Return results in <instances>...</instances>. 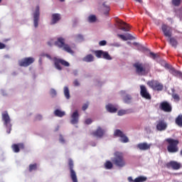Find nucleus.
<instances>
[{
  "instance_id": "e433bc0d",
  "label": "nucleus",
  "mask_w": 182,
  "mask_h": 182,
  "mask_svg": "<svg viewBox=\"0 0 182 182\" xmlns=\"http://www.w3.org/2000/svg\"><path fill=\"white\" fill-rule=\"evenodd\" d=\"M88 22H90L91 23H93V22H96V16L90 15L88 17Z\"/></svg>"
},
{
  "instance_id": "69168bd1",
  "label": "nucleus",
  "mask_w": 182,
  "mask_h": 182,
  "mask_svg": "<svg viewBox=\"0 0 182 182\" xmlns=\"http://www.w3.org/2000/svg\"><path fill=\"white\" fill-rule=\"evenodd\" d=\"M60 2H65V0H60Z\"/></svg>"
},
{
  "instance_id": "5fc2aeb1",
  "label": "nucleus",
  "mask_w": 182,
  "mask_h": 182,
  "mask_svg": "<svg viewBox=\"0 0 182 182\" xmlns=\"http://www.w3.org/2000/svg\"><path fill=\"white\" fill-rule=\"evenodd\" d=\"M53 44V41H48V46H52Z\"/></svg>"
},
{
  "instance_id": "7ed1b4c3",
  "label": "nucleus",
  "mask_w": 182,
  "mask_h": 182,
  "mask_svg": "<svg viewBox=\"0 0 182 182\" xmlns=\"http://www.w3.org/2000/svg\"><path fill=\"white\" fill-rule=\"evenodd\" d=\"M166 141H167L168 144L167 146L168 153H177V151H178V140L168 138L166 139Z\"/></svg>"
},
{
  "instance_id": "49530a36",
  "label": "nucleus",
  "mask_w": 182,
  "mask_h": 182,
  "mask_svg": "<svg viewBox=\"0 0 182 182\" xmlns=\"http://www.w3.org/2000/svg\"><path fill=\"white\" fill-rule=\"evenodd\" d=\"M92 119H87L85 120V124H92Z\"/></svg>"
},
{
  "instance_id": "c9c22d12",
  "label": "nucleus",
  "mask_w": 182,
  "mask_h": 182,
  "mask_svg": "<svg viewBox=\"0 0 182 182\" xmlns=\"http://www.w3.org/2000/svg\"><path fill=\"white\" fill-rule=\"evenodd\" d=\"M137 49L141 52H146V50H149V49L146 48V47L143 46L141 44L138 45Z\"/></svg>"
},
{
  "instance_id": "774afa93",
  "label": "nucleus",
  "mask_w": 182,
  "mask_h": 182,
  "mask_svg": "<svg viewBox=\"0 0 182 182\" xmlns=\"http://www.w3.org/2000/svg\"><path fill=\"white\" fill-rule=\"evenodd\" d=\"M1 2H2V0H0V4H1Z\"/></svg>"
},
{
  "instance_id": "f257e3e1",
  "label": "nucleus",
  "mask_w": 182,
  "mask_h": 182,
  "mask_svg": "<svg viewBox=\"0 0 182 182\" xmlns=\"http://www.w3.org/2000/svg\"><path fill=\"white\" fill-rule=\"evenodd\" d=\"M161 29L164 36H166V38H169L170 45L173 46V48H177L178 42L175 38L171 37V35H173V29L171 28V27L166 24H163L161 26Z\"/></svg>"
},
{
  "instance_id": "cd10ccee",
  "label": "nucleus",
  "mask_w": 182,
  "mask_h": 182,
  "mask_svg": "<svg viewBox=\"0 0 182 182\" xmlns=\"http://www.w3.org/2000/svg\"><path fill=\"white\" fill-rule=\"evenodd\" d=\"M132 95L127 94L123 97V100L124 103H127V105H130L132 103Z\"/></svg>"
},
{
  "instance_id": "0e129e2a",
  "label": "nucleus",
  "mask_w": 182,
  "mask_h": 182,
  "mask_svg": "<svg viewBox=\"0 0 182 182\" xmlns=\"http://www.w3.org/2000/svg\"><path fill=\"white\" fill-rule=\"evenodd\" d=\"M132 43H130V42H127V45H130Z\"/></svg>"
},
{
  "instance_id": "8fccbe9b",
  "label": "nucleus",
  "mask_w": 182,
  "mask_h": 182,
  "mask_svg": "<svg viewBox=\"0 0 182 182\" xmlns=\"http://www.w3.org/2000/svg\"><path fill=\"white\" fill-rule=\"evenodd\" d=\"M103 6L104 8H105V9H107V11H110V7H109V6H107L106 3L103 4Z\"/></svg>"
},
{
  "instance_id": "a878e982",
  "label": "nucleus",
  "mask_w": 182,
  "mask_h": 182,
  "mask_svg": "<svg viewBox=\"0 0 182 182\" xmlns=\"http://www.w3.org/2000/svg\"><path fill=\"white\" fill-rule=\"evenodd\" d=\"M83 62H87V63H90V62H93L95 60V56L92 54H88L85 57L82 58Z\"/></svg>"
},
{
  "instance_id": "aec40b11",
  "label": "nucleus",
  "mask_w": 182,
  "mask_h": 182,
  "mask_svg": "<svg viewBox=\"0 0 182 182\" xmlns=\"http://www.w3.org/2000/svg\"><path fill=\"white\" fill-rule=\"evenodd\" d=\"M11 149L14 153H19L21 151V149H25V145L22 143L18 144H14L11 146Z\"/></svg>"
},
{
  "instance_id": "a18cd8bd",
  "label": "nucleus",
  "mask_w": 182,
  "mask_h": 182,
  "mask_svg": "<svg viewBox=\"0 0 182 182\" xmlns=\"http://www.w3.org/2000/svg\"><path fill=\"white\" fill-rule=\"evenodd\" d=\"M89 107V104H84L82 106V110L85 112Z\"/></svg>"
},
{
  "instance_id": "1a4fd4ad",
  "label": "nucleus",
  "mask_w": 182,
  "mask_h": 182,
  "mask_svg": "<svg viewBox=\"0 0 182 182\" xmlns=\"http://www.w3.org/2000/svg\"><path fill=\"white\" fill-rule=\"evenodd\" d=\"M114 136L115 137H119V141H121V143L126 144L129 141V137H127L126 134L120 129H115Z\"/></svg>"
},
{
  "instance_id": "6e6552de",
  "label": "nucleus",
  "mask_w": 182,
  "mask_h": 182,
  "mask_svg": "<svg viewBox=\"0 0 182 182\" xmlns=\"http://www.w3.org/2000/svg\"><path fill=\"white\" fill-rule=\"evenodd\" d=\"M115 26H118L120 31L123 32H129L130 31V26L122 21L118 17H114Z\"/></svg>"
},
{
  "instance_id": "3c124183",
  "label": "nucleus",
  "mask_w": 182,
  "mask_h": 182,
  "mask_svg": "<svg viewBox=\"0 0 182 182\" xmlns=\"http://www.w3.org/2000/svg\"><path fill=\"white\" fill-rule=\"evenodd\" d=\"M128 181L129 182H134V180H133V177L129 176V177H128Z\"/></svg>"
},
{
  "instance_id": "9b49d317",
  "label": "nucleus",
  "mask_w": 182,
  "mask_h": 182,
  "mask_svg": "<svg viewBox=\"0 0 182 182\" xmlns=\"http://www.w3.org/2000/svg\"><path fill=\"white\" fill-rule=\"evenodd\" d=\"M94 54L95 55L96 58L98 59L103 58L106 59L107 60H112V57L109 54V53L106 51H103L102 50H95Z\"/></svg>"
},
{
  "instance_id": "4be33fe9",
  "label": "nucleus",
  "mask_w": 182,
  "mask_h": 182,
  "mask_svg": "<svg viewBox=\"0 0 182 182\" xmlns=\"http://www.w3.org/2000/svg\"><path fill=\"white\" fill-rule=\"evenodd\" d=\"M166 167L168 168H170V167H171L173 170H178L180 167H181V166L177 161H171L169 163L166 164Z\"/></svg>"
},
{
  "instance_id": "2f4dec72",
  "label": "nucleus",
  "mask_w": 182,
  "mask_h": 182,
  "mask_svg": "<svg viewBox=\"0 0 182 182\" xmlns=\"http://www.w3.org/2000/svg\"><path fill=\"white\" fill-rule=\"evenodd\" d=\"M106 109L109 113H114V106H113V105L108 104L106 106Z\"/></svg>"
},
{
  "instance_id": "39448f33",
  "label": "nucleus",
  "mask_w": 182,
  "mask_h": 182,
  "mask_svg": "<svg viewBox=\"0 0 182 182\" xmlns=\"http://www.w3.org/2000/svg\"><path fill=\"white\" fill-rule=\"evenodd\" d=\"M114 164L119 168H122L126 166V161H124V155L122 152L116 151L114 153Z\"/></svg>"
},
{
  "instance_id": "f704fd0d",
  "label": "nucleus",
  "mask_w": 182,
  "mask_h": 182,
  "mask_svg": "<svg viewBox=\"0 0 182 182\" xmlns=\"http://www.w3.org/2000/svg\"><path fill=\"white\" fill-rule=\"evenodd\" d=\"M171 2L173 6H180L181 4V0H171Z\"/></svg>"
},
{
  "instance_id": "dca6fc26",
  "label": "nucleus",
  "mask_w": 182,
  "mask_h": 182,
  "mask_svg": "<svg viewBox=\"0 0 182 182\" xmlns=\"http://www.w3.org/2000/svg\"><path fill=\"white\" fill-rule=\"evenodd\" d=\"M106 132L102 127H98L97 129L91 133L92 136L97 137V139H102L105 136Z\"/></svg>"
},
{
  "instance_id": "680f3d73",
  "label": "nucleus",
  "mask_w": 182,
  "mask_h": 182,
  "mask_svg": "<svg viewBox=\"0 0 182 182\" xmlns=\"http://www.w3.org/2000/svg\"><path fill=\"white\" fill-rule=\"evenodd\" d=\"M122 95L126 94V91H121Z\"/></svg>"
},
{
  "instance_id": "c03bdc74",
  "label": "nucleus",
  "mask_w": 182,
  "mask_h": 182,
  "mask_svg": "<svg viewBox=\"0 0 182 182\" xmlns=\"http://www.w3.org/2000/svg\"><path fill=\"white\" fill-rule=\"evenodd\" d=\"M74 86H80V83L79 82V80H75L73 82Z\"/></svg>"
},
{
  "instance_id": "c85d7f7f",
  "label": "nucleus",
  "mask_w": 182,
  "mask_h": 182,
  "mask_svg": "<svg viewBox=\"0 0 182 182\" xmlns=\"http://www.w3.org/2000/svg\"><path fill=\"white\" fill-rule=\"evenodd\" d=\"M55 116L57 117H63L65 116V113L63 111H60V109H55L54 112Z\"/></svg>"
},
{
  "instance_id": "864d4df0",
  "label": "nucleus",
  "mask_w": 182,
  "mask_h": 182,
  "mask_svg": "<svg viewBox=\"0 0 182 182\" xmlns=\"http://www.w3.org/2000/svg\"><path fill=\"white\" fill-rule=\"evenodd\" d=\"M60 143H65V139L62 136H60Z\"/></svg>"
},
{
  "instance_id": "f3484780",
  "label": "nucleus",
  "mask_w": 182,
  "mask_h": 182,
  "mask_svg": "<svg viewBox=\"0 0 182 182\" xmlns=\"http://www.w3.org/2000/svg\"><path fill=\"white\" fill-rule=\"evenodd\" d=\"M140 95L141 97L146 99V100H151V95H150V93L147 92V88H146V86L140 85Z\"/></svg>"
},
{
  "instance_id": "a19ab883",
  "label": "nucleus",
  "mask_w": 182,
  "mask_h": 182,
  "mask_svg": "<svg viewBox=\"0 0 182 182\" xmlns=\"http://www.w3.org/2000/svg\"><path fill=\"white\" fill-rule=\"evenodd\" d=\"M172 97L174 99V100H180V96H178V94H172Z\"/></svg>"
},
{
  "instance_id": "f8f14e48",
  "label": "nucleus",
  "mask_w": 182,
  "mask_h": 182,
  "mask_svg": "<svg viewBox=\"0 0 182 182\" xmlns=\"http://www.w3.org/2000/svg\"><path fill=\"white\" fill-rule=\"evenodd\" d=\"M54 65L55 66V69H58V70H62V67L60 65L67 68L70 66V64L68 61L60 58H55L54 60Z\"/></svg>"
},
{
  "instance_id": "72a5a7b5",
  "label": "nucleus",
  "mask_w": 182,
  "mask_h": 182,
  "mask_svg": "<svg viewBox=\"0 0 182 182\" xmlns=\"http://www.w3.org/2000/svg\"><path fill=\"white\" fill-rule=\"evenodd\" d=\"M105 168L107 170H110V168H113V164L110 161H107L105 164Z\"/></svg>"
},
{
  "instance_id": "393cba45",
  "label": "nucleus",
  "mask_w": 182,
  "mask_h": 182,
  "mask_svg": "<svg viewBox=\"0 0 182 182\" xmlns=\"http://www.w3.org/2000/svg\"><path fill=\"white\" fill-rule=\"evenodd\" d=\"M129 113H133V109H119L117 112L118 116H124V114H129Z\"/></svg>"
},
{
  "instance_id": "603ef678",
  "label": "nucleus",
  "mask_w": 182,
  "mask_h": 182,
  "mask_svg": "<svg viewBox=\"0 0 182 182\" xmlns=\"http://www.w3.org/2000/svg\"><path fill=\"white\" fill-rule=\"evenodd\" d=\"M74 76H77V70H75L73 72Z\"/></svg>"
},
{
  "instance_id": "c756f323",
  "label": "nucleus",
  "mask_w": 182,
  "mask_h": 182,
  "mask_svg": "<svg viewBox=\"0 0 182 182\" xmlns=\"http://www.w3.org/2000/svg\"><path fill=\"white\" fill-rule=\"evenodd\" d=\"M38 170V164H30L28 166V171L30 173H32V171H35Z\"/></svg>"
},
{
  "instance_id": "e2e57ef3",
  "label": "nucleus",
  "mask_w": 182,
  "mask_h": 182,
  "mask_svg": "<svg viewBox=\"0 0 182 182\" xmlns=\"http://www.w3.org/2000/svg\"><path fill=\"white\" fill-rule=\"evenodd\" d=\"M117 112V108H116V107H114V113H116Z\"/></svg>"
},
{
  "instance_id": "bf43d9fd",
  "label": "nucleus",
  "mask_w": 182,
  "mask_h": 182,
  "mask_svg": "<svg viewBox=\"0 0 182 182\" xmlns=\"http://www.w3.org/2000/svg\"><path fill=\"white\" fill-rule=\"evenodd\" d=\"M46 58H48V59H51L50 55H49V54H46Z\"/></svg>"
},
{
  "instance_id": "6ab92c4d",
  "label": "nucleus",
  "mask_w": 182,
  "mask_h": 182,
  "mask_svg": "<svg viewBox=\"0 0 182 182\" xmlns=\"http://www.w3.org/2000/svg\"><path fill=\"white\" fill-rule=\"evenodd\" d=\"M151 144H147V142L139 143L136 145L137 149H139L142 151H146V150H150L151 147Z\"/></svg>"
},
{
  "instance_id": "5701e85b",
  "label": "nucleus",
  "mask_w": 182,
  "mask_h": 182,
  "mask_svg": "<svg viewBox=\"0 0 182 182\" xmlns=\"http://www.w3.org/2000/svg\"><path fill=\"white\" fill-rule=\"evenodd\" d=\"M165 68H169L170 73H172L173 75V76H179V77L182 78L181 71H178V70L174 69V68H171V67L170 68L168 64H166Z\"/></svg>"
},
{
  "instance_id": "ea45409f",
  "label": "nucleus",
  "mask_w": 182,
  "mask_h": 182,
  "mask_svg": "<svg viewBox=\"0 0 182 182\" xmlns=\"http://www.w3.org/2000/svg\"><path fill=\"white\" fill-rule=\"evenodd\" d=\"M106 45H107V41H106L105 40L99 42L100 46H106Z\"/></svg>"
},
{
  "instance_id": "09e8293b",
  "label": "nucleus",
  "mask_w": 182,
  "mask_h": 182,
  "mask_svg": "<svg viewBox=\"0 0 182 182\" xmlns=\"http://www.w3.org/2000/svg\"><path fill=\"white\" fill-rule=\"evenodd\" d=\"M36 120H42V115H41V114L36 115Z\"/></svg>"
},
{
  "instance_id": "423d86ee",
  "label": "nucleus",
  "mask_w": 182,
  "mask_h": 182,
  "mask_svg": "<svg viewBox=\"0 0 182 182\" xmlns=\"http://www.w3.org/2000/svg\"><path fill=\"white\" fill-rule=\"evenodd\" d=\"M2 120L4 121V124L6 126L8 134L11 133V130H12V124H11V117H9V114L8 112L5 111L2 114Z\"/></svg>"
},
{
  "instance_id": "4d7b16f0",
  "label": "nucleus",
  "mask_w": 182,
  "mask_h": 182,
  "mask_svg": "<svg viewBox=\"0 0 182 182\" xmlns=\"http://www.w3.org/2000/svg\"><path fill=\"white\" fill-rule=\"evenodd\" d=\"M114 46H116L117 48H119V46H120V44H119L118 43H115Z\"/></svg>"
},
{
  "instance_id": "7c9ffc66",
  "label": "nucleus",
  "mask_w": 182,
  "mask_h": 182,
  "mask_svg": "<svg viewBox=\"0 0 182 182\" xmlns=\"http://www.w3.org/2000/svg\"><path fill=\"white\" fill-rule=\"evenodd\" d=\"M147 181V177L146 176H138L134 179V182H144Z\"/></svg>"
},
{
  "instance_id": "37998d69",
  "label": "nucleus",
  "mask_w": 182,
  "mask_h": 182,
  "mask_svg": "<svg viewBox=\"0 0 182 182\" xmlns=\"http://www.w3.org/2000/svg\"><path fill=\"white\" fill-rule=\"evenodd\" d=\"M150 58H151V59H156V58H157V54L153 53V52H150Z\"/></svg>"
},
{
  "instance_id": "79ce46f5",
  "label": "nucleus",
  "mask_w": 182,
  "mask_h": 182,
  "mask_svg": "<svg viewBox=\"0 0 182 182\" xmlns=\"http://www.w3.org/2000/svg\"><path fill=\"white\" fill-rule=\"evenodd\" d=\"M118 38H120V39H122V41H127V38H126V36L123 34H117Z\"/></svg>"
},
{
  "instance_id": "0eeeda50",
  "label": "nucleus",
  "mask_w": 182,
  "mask_h": 182,
  "mask_svg": "<svg viewBox=\"0 0 182 182\" xmlns=\"http://www.w3.org/2000/svg\"><path fill=\"white\" fill-rule=\"evenodd\" d=\"M68 167L70 170V177L73 182L77 181V175H76V171H75V164H73V160L68 159Z\"/></svg>"
},
{
  "instance_id": "473e14b6",
  "label": "nucleus",
  "mask_w": 182,
  "mask_h": 182,
  "mask_svg": "<svg viewBox=\"0 0 182 182\" xmlns=\"http://www.w3.org/2000/svg\"><path fill=\"white\" fill-rule=\"evenodd\" d=\"M64 95L66 99H70V92L69 91V87H64Z\"/></svg>"
},
{
  "instance_id": "4468645a",
  "label": "nucleus",
  "mask_w": 182,
  "mask_h": 182,
  "mask_svg": "<svg viewBox=\"0 0 182 182\" xmlns=\"http://www.w3.org/2000/svg\"><path fill=\"white\" fill-rule=\"evenodd\" d=\"M35 62V58L32 57L25 58L18 61L19 66H23V68H28L30 65H32Z\"/></svg>"
},
{
  "instance_id": "4c0bfd02",
  "label": "nucleus",
  "mask_w": 182,
  "mask_h": 182,
  "mask_svg": "<svg viewBox=\"0 0 182 182\" xmlns=\"http://www.w3.org/2000/svg\"><path fill=\"white\" fill-rule=\"evenodd\" d=\"M125 36H126L127 41H133L134 39H136V38H134V36H133L130 33H126Z\"/></svg>"
},
{
  "instance_id": "412c9836",
  "label": "nucleus",
  "mask_w": 182,
  "mask_h": 182,
  "mask_svg": "<svg viewBox=\"0 0 182 182\" xmlns=\"http://www.w3.org/2000/svg\"><path fill=\"white\" fill-rule=\"evenodd\" d=\"M79 122V112L77 110L75 111L71 115V124H77Z\"/></svg>"
},
{
  "instance_id": "bb28decb",
  "label": "nucleus",
  "mask_w": 182,
  "mask_h": 182,
  "mask_svg": "<svg viewBox=\"0 0 182 182\" xmlns=\"http://www.w3.org/2000/svg\"><path fill=\"white\" fill-rule=\"evenodd\" d=\"M175 123L176 126H178V127H182V114L178 115L175 119Z\"/></svg>"
},
{
  "instance_id": "2eb2a0df",
  "label": "nucleus",
  "mask_w": 182,
  "mask_h": 182,
  "mask_svg": "<svg viewBox=\"0 0 182 182\" xmlns=\"http://www.w3.org/2000/svg\"><path fill=\"white\" fill-rule=\"evenodd\" d=\"M33 23L35 28H37L39 25V16H41L39 6H36V10L33 14Z\"/></svg>"
},
{
  "instance_id": "ddd939ff",
  "label": "nucleus",
  "mask_w": 182,
  "mask_h": 182,
  "mask_svg": "<svg viewBox=\"0 0 182 182\" xmlns=\"http://www.w3.org/2000/svg\"><path fill=\"white\" fill-rule=\"evenodd\" d=\"M168 124L164 119L156 121V129L157 132H164L167 130Z\"/></svg>"
},
{
  "instance_id": "9d476101",
  "label": "nucleus",
  "mask_w": 182,
  "mask_h": 182,
  "mask_svg": "<svg viewBox=\"0 0 182 182\" xmlns=\"http://www.w3.org/2000/svg\"><path fill=\"white\" fill-rule=\"evenodd\" d=\"M148 86L153 89V90L161 91L163 90V84L160 83L157 80H152L147 82Z\"/></svg>"
},
{
  "instance_id": "a211bd4d",
  "label": "nucleus",
  "mask_w": 182,
  "mask_h": 182,
  "mask_svg": "<svg viewBox=\"0 0 182 182\" xmlns=\"http://www.w3.org/2000/svg\"><path fill=\"white\" fill-rule=\"evenodd\" d=\"M161 110H163L164 112H166V113H170L172 110L171 105L168 103L166 101H164L160 104L159 106Z\"/></svg>"
},
{
  "instance_id": "338daca9",
  "label": "nucleus",
  "mask_w": 182,
  "mask_h": 182,
  "mask_svg": "<svg viewBox=\"0 0 182 182\" xmlns=\"http://www.w3.org/2000/svg\"><path fill=\"white\" fill-rule=\"evenodd\" d=\"M172 92H174V89H172Z\"/></svg>"
},
{
  "instance_id": "13d9d810",
  "label": "nucleus",
  "mask_w": 182,
  "mask_h": 182,
  "mask_svg": "<svg viewBox=\"0 0 182 182\" xmlns=\"http://www.w3.org/2000/svg\"><path fill=\"white\" fill-rule=\"evenodd\" d=\"M77 38H79L80 39H82L83 38V36H82V35L79 34L77 36Z\"/></svg>"
},
{
  "instance_id": "b1692460",
  "label": "nucleus",
  "mask_w": 182,
  "mask_h": 182,
  "mask_svg": "<svg viewBox=\"0 0 182 182\" xmlns=\"http://www.w3.org/2000/svg\"><path fill=\"white\" fill-rule=\"evenodd\" d=\"M60 19V14H52V19H51L50 25H55V23H58V22H59Z\"/></svg>"
},
{
  "instance_id": "f03ea898",
  "label": "nucleus",
  "mask_w": 182,
  "mask_h": 182,
  "mask_svg": "<svg viewBox=\"0 0 182 182\" xmlns=\"http://www.w3.org/2000/svg\"><path fill=\"white\" fill-rule=\"evenodd\" d=\"M137 75L139 76H146L150 72V65L148 63H136L134 64Z\"/></svg>"
},
{
  "instance_id": "de8ad7c7",
  "label": "nucleus",
  "mask_w": 182,
  "mask_h": 182,
  "mask_svg": "<svg viewBox=\"0 0 182 182\" xmlns=\"http://www.w3.org/2000/svg\"><path fill=\"white\" fill-rule=\"evenodd\" d=\"M5 48H6V46L4 43L0 42V50L5 49Z\"/></svg>"
},
{
  "instance_id": "6e6d98bb",
  "label": "nucleus",
  "mask_w": 182,
  "mask_h": 182,
  "mask_svg": "<svg viewBox=\"0 0 182 182\" xmlns=\"http://www.w3.org/2000/svg\"><path fill=\"white\" fill-rule=\"evenodd\" d=\"M133 45L134 46H139V45H140L139 43H137V42H134L133 43Z\"/></svg>"
},
{
  "instance_id": "58836bf2",
  "label": "nucleus",
  "mask_w": 182,
  "mask_h": 182,
  "mask_svg": "<svg viewBox=\"0 0 182 182\" xmlns=\"http://www.w3.org/2000/svg\"><path fill=\"white\" fill-rule=\"evenodd\" d=\"M50 95L53 97H55L57 95L56 90H55V89H51L50 91Z\"/></svg>"
},
{
  "instance_id": "20e7f679",
  "label": "nucleus",
  "mask_w": 182,
  "mask_h": 182,
  "mask_svg": "<svg viewBox=\"0 0 182 182\" xmlns=\"http://www.w3.org/2000/svg\"><path fill=\"white\" fill-rule=\"evenodd\" d=\"M55 46H58V48H60V49H63V50H65V52L73 55V51L72 50L70 46L65 43V38L62 37L58 38L57 41L55 42Z\"/></svg>"
},
{
  "instance_id": "052dcab7",
  "label": "nucleus",
  "mask_w": 182,
  "mask_h": 182,
  "mask_svg": "<svg viewBox=\"0 0 182 182\" xmlns=\"http://www.w3.org/2000/svg\"><path fill=\"white\" fill-rule=\"evenodd\" d=\"M134 1H136V2H139V4H141V2H143L142 0H134Z\"/></svg>"
}]
</instances>
